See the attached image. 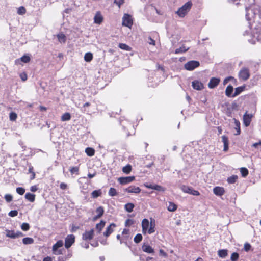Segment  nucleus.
<instances>
[{"mask_svg": "<svg viewBox=\"0 0 261 261\" xmlns=\"http://www.w3.org/2000/svg\"><path fill=\"white\" fill-rule=\"evenodd\" d=\"M131 170L132 166L129 164L123 167L122 168V171L126 174H129Z\"/></svg>", "mask_w": 261, "mask_h": 261, "instance_id": "37", "label": "nucleus"}, {"mask_svg": "<svg viewBox=\"0 0 261 261\" xmlns=\"http://www.w3.org/2000/svg\"><path fill=\"white\" fill-rule=\"evenodd\" d=\"M106 222L105 221L101 220L99 223H97L96 225V230L98 233H100L102 229L103 228L105 225Z\"/></svg>", "mask_w": 261, "mask_h": 261, "instance_id": "24", "label": "nucleus"}, {"mask_svg": "<svg viewBox=\"0 0 261 261\" xmlns=\"http://www.w3.org/2000/svg\"><path fill=\"white\" fill-rule=\"evenodd\" d=\"M255 7L256 5L254 4L246 8V18L248 21L251 20L258 14L260 10Z\"/></svg>", "mask_w": 261, "mask_h": 261, "instance_id": "3", "label": "nucleus"}, {"mask_svg": "<svg viewBox=\"0 0 261 261\" xmlns=\"http://www.w3.org/2000/svg\"><path fill=\"white\" fill-rule=\"evenodd\" d=\"M222 140L224 145L229 144L228 138L225 135L222 136Z\"/></svg>", "mask_w": 261, "mask_h": 261, "instance_id": "56", "label": "nucleus"}, {"mask_svg": "<svg viewBox=\"0 0 261 261\" xmlns=\"http://www.w3.org/2000/svg\"><path fill=\"white\" fill-rule=\"evenodd\" d=\"M167 209L169 212H174L177 210V206L172 202H169L168 203Z\"/></svg>", "mask_w": 261, "mask_h": 261, "instance_id": "23", "label": "nucleus"}, {"mask_svg": "<svg viewBox=\"0 0 261 261\" xmlns=\"http://www.w3.org/2000/svg\"><path fill=\"white\" fill-rule=\"evenodd\" d=\"M79 168L78 167H72L69 169L70 172L71 174L76 173L78 174Z\"/></svg>", "mask_w": 261, "mask_h": 261, "instance_id": "47", "label": "nucleus"}, {"mask_svg": "<svg viewBox=\"0 0 261 261\" xmlns=\"http://www.w3.org/2000/svg\"><path fill=\"white\" fill-rule=\"evenodd\" d=\"M25 198L29 201L33 202L35 199V195L31 193H27L25 195Z\"/></svg>", "mask_w": 261, "mask_h": 261, "instance_id": "27", "label": "nucleus"}, {"mask_svg": "<svg viewBox=\"0 0 261 261\" xmlns=\"http://www.w3.org/2000/svg\"><path fill=\"white\" fill-rule=\"evenodd\" d=\"M17 215H18V212H17L16 210H12V211H11L9 213V214H8V215H9L10 217H15V216H16Z\"/></svg>", "mask_w": 261, "mask_h": 261, "instance_id": "55", "label": "nucleus"}, {"mask_svg": "<svg viewBox=\"0 0 261 261\" xmlns=\"http://www.w3.org/2000/svg\"><path fill=\"white\" fill-rule=\"evenodd\" d=\"M16 192L18 194L22 195L25 192V189L22 187H18L16 188Z\"/></svg>", "mask_w": 261, "mask_h": 261, "instance_id": "50", "label": "nucleus"}, {"mask_svg": "<svg viewBox=\"0 0 261 261\" xmlns=\"http://www.w3.org/2000/svg\"><path fill=\"white\" fill-rule=\"evenodd\" d=\"M135 179L134 176H128L124 177H119L118 181L121 185H125L130 183L134 181Z\"/></svg>", "mask_w": 261, "mask_h": 261, "instance_id": "10", "label": "nucleus"}, {"mask_svg": "<svg viewBox=\"0 0 261 261\" xmlns=\"http://www.w3.org/2000/svg\"><path fill=\"white\" fill-rule=\"evenodd\" d=\"M75 242V236L73 234L68 235L65 240V247L68 249Z\"/></svg>", "mask_w": 261, "mask_h": 261, "instance_id": "9", "label": "nucleus"}, {"mask_svg": "<svg viewBox=\"0 0 261 261\" xmlns=\"http://www.w3.org/2000/svg\"><path fill=\"white\" fill-rule=\"evenodd\" d=\"M142 250L148 253H153L154 252V249L148 244H144L142 246Z\"/></svg>", "mask_w": 261, "mask_h": 261, "instance_id": "21", "label": "nucleus"}, {"mask_svg": "<svg viewBox=\"0 0 261 261\" xmlns=\"http://www.w3.org/2000/svg\"><path fill=\"white\" fill-rule=\"evenodd\" d=\"M200 63L198 61L191 60L186 63L184 65V67L187 70L192 71L196 68L198 67Z\"/></svg>", "mask_w": 261, "mask_h": 261, "instance_id": "6", "label": "nucleus"}, {"mask_svg": "<svg viewBox=\"0 0 261 261\" xmlns=\"http://www.w3.org/2000/svg\"><path fill=\"white\" fill-rule=\"evenodd\" d=\"M58 41L61 44L65 43L67 37L66 35L62 32H60L57 35Z\"/></svg>", "mask_w": 261, "mask_h": 261, "instance_id": "20", "label": "nucleus"}, {"mask_svg": "<svg viewBox=\"0 0 261 261\" xmlns=\"http://www.w3.org/2000/svg\"><path fill=\"white\" fill-rule=\"evenodd\" d=\"M30 61V58L29 56L23 55L20 59H17L15 60V63L16 64H18L20 62H22L23 63H28Z\"/></svg>", "mask_w": 261, "mask_h": 261, "instance_id": "22", "label": "nucleus"}, {"mask_svg": "<svg viewBox=\"0 0 261 261\" xmlns=\"http://www.w3.org/2000/svg\"><path fill=\"white\" fill-rule=\"evenodd\" d=\"M93 59V55L92 53L88 52L85 54L84 60L86 62H90Z\"/></svg>", "mask_w": 261, "mask_h": 261, "instance_id": "31", "label": "nucleus"}, {"mask_svg": "<svg viewBox=\"0 0 261 261\" xmlns=\"http://www.w3.org/2000/svg\"><path fill=\"white\" fill-rule=\"evenodd\" d=\"M214 193L217 196H221L224 194V189L220 187H216L213 189Z\"/></svg>", "mask_w": 261, "mask_h": 261, "instance_id": "18", "label": "nucleus"}, {"mask_svg": "<svg viewBox=\"0 0 261 261\" xmlns=\"http://www.w3.org/2000/svg\"><path fill=\"white\" fill-rule=\"evenodd\" d=\"M189 49V47H186L185 46H182L179 48H177L175 50V53L176 54H180L182 53H185Z\"/></svg>", "mask_w": 261, "mask_h": 261, "instance_id": "28", "label": "nucleus"}, {"mask_svg": "<svg viewBox=\"0 0 261 261\" xmlns=\"http://www.w3.org/2000/svg\"><path fill=\"white\" fill-rule=\"evenodd\" d=\"M119 47L121 49L124 50L130 51L131 50V47H129L127 44H124V43H120L119 44Z\"/></svg>", "mask_w": 261, "mask_h": 261, "instance_id": "38", "label": "nucleus"}, {"mask_svg": "<svg viewBox=\"0 0 261 261\" xmlns=\"http://www.w3.org/2000/svg\"><path fill=\"white\" fill-rule=\"evenodd\" d=\"M21 228L23 231H28L30 229V225L27 223H23L21 225Z\"/></svg>", "mask_w": 261, "mask_h": 261, "instance_id": "45", "label": "nucleus"}, {"mask_svg": "<svg viewBox=\"0 0 261 261\" xmlns=\"http://www.w3.org/2000/svg\"><path fill=\"white\" fill-rule=\"evenodd\" d=\"M142 240V236L141 234L138 233L136 234L134 239V241L136 243H140Z\"/></svg>", "mask_w": 261, "mask_h": 261, "instance_id": "41", "label": "nucleus"}, {"mask_svg": "<svg viewBox=\"0 0 261 261\" xmlns=\"http://www.w3.org/2000/svg\"><path fill=\"white\" fill-rule=\"evenodd\" d=\"M233 79V78L232 76H229V77L225 78L223 82V85H226L229 81H230L231 80H232Z\"/></svg>", "mask_w": 261, "mask_h": 261, "instance_id": "59", "label": "nucleus"}, {"mask_svg": "<svg viewBox=\"0 0 261 261\" xmlns=\"http://www.w3.org/2000/svg\"><path fill=\"white\" fill-rule=\"evenodd\" d=\"M220 82V79L219 78L212 77L208 84V87L210 89H213L219 84Z\"/></svg>", "mask_w": 261, "mask_h": 261, "instance_id": "11", "label": "nucleus"}, {"mask_svg": "<svg viewBox=\"0 0 261 261\" xmlns=\"http://www.w3.org/2000/svg\"><path fill=\"white\" fill-rule=\"evenodd\" d=\"M240 172L242 176L244 177H246L248 174V171L247 169L244 167H242L240 168Z\"/></svg>", "mask_w": 261, "mask_h": 261, "instance_id": "42", "label": "nucleus"}, {"mask_svg": "<svg viewBox=\"0 0 261 261\" xmlns=\"http://www.w3.org/2000/svg\"><path fill=\"white\" fill-rule=\"evenodd\" d=\"M122 237L121 240H120V244H122L123 243H126L127 241L128 240L129 238V235H122Z\"/></svg>", "mask_w": 261, "mask_h": 261, "instance_id": "52", "label": "nucleus"}, {"mask_svg": "<svg viewBox=\"0 0 261 261\" xmlns=\"http://www.w3.org/2000/svg\"><path fill=\"white\" fill-rule=\"evenodd\" d=\"M25 12H26V9L24 7L21 6L18 8L17 13L19 15H23L25 13Z\"/></svg>", "mask_w": 261, "mask_h": 261, "instance_id": "44", "label": "nucleus"}, {"mask_svg": "<svg viewBox=\"0 0 261 261\" xmlns=\"http://www.w3.org/2000/svg\"><path fill=\"white\" fill-rule=\"evenodd\" d=\"M192 87L197 90H201L203 88V84L199 81L195 80L192 82Z\"/></svg>", "mask_w": 261, "mask_h": 261, "instance_id": "16", "label": "nucleus"}, {"mask_svg": "<svg viewBox=\"0 0 261 261\" xmlns=\"http://www.w3.org/2000/svg\"><path fill=\"white\" fill-rule=\"evenodd\" d=\"M60 187L62 190H66L67 188V185L64 182H62L60 184Z\"/></svg>", "mask_w": 261, "mask_h": 261, "instance_id": "61", "label": "nucleus"}, {"mask_svg": "<svg viewBox=\"0 0 261 261\" xmlns=\"http://www.w3.org/2000/svg\"><path fill=\"white\" fill-rule=\"evenodd\" d=\"M124 191L128 193H133L135 194L139 193L141 191V189L139 187L135 186H130L128 188H126Z\"/></svg>", "mask_w": 261, "mask_h": 261, "instance_id": "15", "label": "nucleus"}, {"mask_svg": "<svg viewBox=\"0 0 261 261\" xmlns=\"http://www.w3.org/2000/svg\"><path fill=\"white\" fill-rule=\"evenodd\" d=\"M192 6V3L191 1H188L183 6L179 8L176 13L180 18L184 17L190 11Z\"/></svg>", "mask_w": 261, "mask_h": 261, "instance_id": "2", "label": "nucleus"}, {"mask_svg": "<svg viewBox=\"0 0 261 261\" xmlns=\"http://www.w3.org/2000/svg\"><path fill=\"white\" fill-rule=\"evenodd\" d=\"M17 114L14 112H11L9 115V118L11 121H15L17 118Z\"/></svg>", "mask_w": 261, "mask_h": 261, "instance_id": "49", "label": "nucleus"}, {"mask_svg": "<svg viewBox=\"0 0 261 261\" xmlns=\"http://www.w3.org/2000/svg\"><path fill=\"white\" fill-rule=\"evenodd\" d=\"M108 194L110 196H115L117 195V192L115 188H110L108 192Z\"/></svg>", "mask_w": 261, "mask_h": 261, "instance_id": "40", "label": "nucleus"}, {"mask_svg": "<svg viewBox=\"0 0 261 261\" xmlns=\"http://www.w3.org/2000/svg\"><path fill=\"white\" fill-rule=\"evenodd\" d=\"M6 236L7 237L11 238L12 239H16L23 236V234L19 231H15L14 230H6Z\"/></svg>", "mask_w": 261, "mask_h": 261, "instance_id": "7", "label": "nucleus"}, {"mask_svg": "<svg viewBox=\"0 0 261 261\" xmlns=\"http://www.w3.org/2000/svg\"><path fill=\"white\" fill-rule=\"evenodd\" d=\"M251 248V245L248 243H246L244 244V249L245 251L248 252L249 251Z\"/></svg>", "mask_w": 261, "mask_h": 261, "instance_id": "53", "label": "nucleus"}, {"mask_svg": "<svg viewBox=\"0 0 261 261\" xmlns=\"http://www.w3.org/2000/svg\"><path fill=\"white\" fill-rule=\"evenodd\" d=\"M152 189L158 191H162V192H164L165 190V189L164 187H163L161 186L156 185V184H154Z\"/></svg>", "mask_w": 261, "mask_h": 261, "instance_id": "43", "label": "nucleus"}, {"mask_svg": "<svg viewBox=\"0 0 261 261\" xmlns=\"http://www.w3.org/2000/svg\"><path fill=\"white\" fill-rule=\"evenodd\" d=\"M85 152L89 156H92L94 154V150L90 147H88L85 150Z\"/></svg>", "mask_w": 261, "mask_h": 261, "instance_id": "36", "label": "nucleus"}, {"mask_svg": "<svg viewBox=\"0 0 261 261\" xmlns=\"http://www.w3.org/2000/svg\"><path fill=\"white\" fill-rule=\"evenodd\" d=\"M96 213H97V215L93 218L94 221H95L97 219L100 218L103 215L104 213L103 208L102 206H99L96 208Z\"/></svg>", "mask_w": 261, "mask_h": 261, "instance_id": "17", "label": "nucleus"}, {"mask_svg": "<svg viewBox=\"0 0 261 261\" xmlns=\"http://www.w3.org/2000/svg\"><path fill=\"white\" fill-rule=\"evenodd\" d=\"M252 114H248L246 112L243 116V123L245 126H248L251 122Z\"/></svg>", "mask_w": 261, "mask_h": 261, "instance_id": "12", "label": "nucleus"}, {"mask_svg": "<svg viewBox=\"0 0 261 261\" xmlns=\"http://www.w3.org/2000/svg\"><path fill=\"white\" fill-rule=\"evenodd\" d=\"M134 207V205L132 203H128L124 206L125 210L129 213L132 212L133 211Z\"/></svg>", "mask_w": 261, "mask_h": 261, "instance_id": "29", "label": "nucleus"}, {"mask_svg": "<svg viewBox=\"0 0 261 261\" xmlns=\"http://www.w3.org/2000/svg\"><path fill=\"white\" fill-rule=\"evenodd\" d=\"M134 221L132 219H127L125 222V225L126 227H129L134 224Z\"/></svg>", "mask_w": 261, "mask_h": 261, "instance_id": "54", "label": "nucleus"}, {"mask_svg": "<svg viewBox=\"0 0 261 261\" xmlns=\"http://www.w3.org/2000/svg\"><path fill=\"white\" fill-rule=\"evenodd\" d=\"M238 178V177L237 175H233L229 177H228L227 178V182L229 183V184H234L236 182V181L237 180Z\"/></svg>", "mask_w": 261, "mask_h": 261, "instance_id": "33", "label": "nucleus"}, {"mask_svg": "<svg viewBox=\"0 0 261 261\" xmlns=\"http://www.w3.org/2000/svg\"><path fill=\"white\" fill-rule=\"evenodd\" d=\"M71 115L69 113H65L61 116V120L62 121H66L70 120Z\"/></svg>", "mask_w": 261, "mask_h": 261, "instance_id": "34", "label": "nucleus"}, {"mask_svg": "<svg viewBox=\"0 0 261 261\" xmlns=\"http://www.w3.org/2000/svg\"><path fill=\"white\" fill-rule=\"evenodd\" d=\"M233 88L232 86L229 85H228L225 90V94L228 97H232V92H233Z\"/></svg>", "mask_w": 261, "mask_h": 261, "instance_id": "26", "label": "nucleus"}, {"mask_svg": "<svg viewBox=\"0 0 261 261\" xmlns=\"http://www.w3.org/2000/svg\"><path fill=\"white\" fill-rule=\"evenodd\" d=\"M5 199L7 202H10L13 200V196L11 194H6L5 195Z\"/></svg>", "mask_w": 261, "mask_h": 261, "instance_id": "51", "label": "nucleus"}, {"mask_svg": "<svg viewBox=\"0 0 261 261\" xmlns=\"http://www.w3.org/2000/svg\"><path fill=\"white\" fill-rule=\"evenodd\" d=\"M159 255H160V256H164V257H166L167 256L166 253L163 249L160 250Z\"/></svg>", "mask_w": 261, "mask_h": 261, "instance_id": "62", "label": "nucleus"}, {"mask_svg": "<svg viewBox=\"0 0 261 261\" xmlns=\"http://www.w3.org/2000/svg\"><path fill=\"white\" fill-rule=\"evenodd\" d=\"M125 0H114V3L116 4L119 8L122 5Z\"/></svg>", "mask_w": 261, "mask_h": 261, "instance_id": "57", "label": "nucleus"}, {"mask_svg": "<svg viewBox=\"0 0 261 261\" xmlns=\"http://www.w3.org/2000/svg\"><path fill=\"white\" fill-rule=\"evenodd\" d=\"M20 77L23 81H25L27 80V75L25 73H22L20 74Z\"/></svg>", "mask_w": 261, "mask_h": 261, "instance_id": "60", "label": "nucleus"}, {"mask_svg": "<svg viewBox=\"0 0 261 261\" xmlns=\"http://www.w3.org/2000/svg\"><path fill=\"white\" fill-rule=\"evenodd\" d=\"M148 43L150 44L154 45L155 43V41L153 39H152L150 37V38H149Z\"/></svg>", "mask_w": 261, "mask_h": 261, "instance_id": "64", "label": "nucleus"}, {"mask_svg": "<svg viewBox=\"0 0 261 261\" xmlns=\"http://www.w3.org/2000/svg\"><path fill=\"white\" fill-rule=\"evenodd\" d=\"M133 24L132 16L128 14H124L122 18V25L130 28Z\"/></svg>", "mask_w": 261, "mask_h": 261, "instance_id": "5", "label": "nucleus"}, {"mask_svg": "<svg viewBox=\"0 0 261 261\" xmlns=\"http://www.w3.org/2000/svg\"><path fill=\"white\" fill-rule=\"evenodd\" d=\"M180 189L184 193L190 194L192 188L185 185H182L180 187Z\"/></svg>", "mask_w": 261, "mask_h": 261, "instance_id": "39", "label": "nucleus"}, {"mask_svg": "<svg viewBox=\"0 0 261 261\" xmlns=\"http://www.w3.org/2000/svg\"><path fill=\"white\" fill-rule=\"evenodd\" d=\"M190 194H191L192 195L197 196V195H199L200 194V193L198 191L195 190L192 188L190 191Z\"/></svg>", "mask_w": 261, "mask_h": 261, "instance_id": "58", "label": "nucleus"}, {"mask_svg": "<svg viewBox=\"0 0 261 261\" xmlns=\"http://www.w3.org/2000/svg\"><path fill=\"white\" fill-rule=\"evenodd\" d=\"M63 241L62 240L58 241L56 243H55L52 248V251L53 254L55 255H59L62 254V251L63 249Z\"/></svg>", "mask_w": 261, "mask_h": 261, "instance_id": "4", "label": "nucleus"}, {"mask_svg": "<svg viewBox=\"0 0 261 261\" xmlns=\"http://www.w3.org/2000/svg\"><path fill=\"white\" fill-rule=\"evenodd\" d=\"M122 235H129V230L127 229H124L122 232Z\"/></svg>", "mask_w": 261, "mask_h": 261, "instance_id": "63", "label": "nucleus"}, {"mask_svg": "<svg viewBox=\"0 0 261 261\" xmlns=\"http://www.w3.org/2000/svg\"><path fill=\"white\" fill-rule=\"evenodd\" d=\"M239 258V254L237 252H233L231 254V261H236Z\"/></svg>", "mask_w": 261, "mask_h": 261, "instance_id": "48", "label": "nucleus"}, {"mask_svg": "<svg viewBox=\"0 0 261 261\" xmlns=\"http://www.w3.org/2000/svg\"><path fill=\"white\" fill-rule=\"evenodd\" d=\"M101 195V190L100 189L94 190L91 193L92 197L93 198H97Z\"/></svg>", "mask_w": 261, "mask_h": 261, "instance_id": "32", "label": "nucleus"}, {"mask_svg": "<svg viewBox=\"0 0 261 261\" xmlns=\"http://www.w3.org/2000/svg\"><path fill=\"white\" fill-rule=\"evenodd\" d=\"M116 226L115 224L111 223L107 227L106 231L103 232V235L106 237H109L114 231V228H115Z\"/></svg>", "mask_w": 261, "mask_h": 261, "instance_id": "13", "label": "nucleus"}, {"mask_svg": "<svg viewBox=\"0 0 261 261\" xmlns=\"http://www.w3.org/2000/svg\"><path fill=\"white\" fill-rule=\"evenodd\" d=\"M142 233L144 234L148 233L152 234L155 232V222L154 219H151L150 222L147 219H144L142 221Z\"/></svg>", "mask_w": 261, "mask_h": 261, "instance_id": "1", "label": "nucleus"}, {"mask_svg": "<svg viewBox=\"0 0 261 261\" xmlns=\"http://www.w3.org/2000/svg\"><path fill=\"white\" fill-rule=\"evenodd\" d=\"M245 86H240L237 87L235 89L234 93L232 94V97H234L237 95H239L242 92H243L245 89Z\"/></svg>", "mask_w": 261, "mask_h": 261, "instance_id": "25", "label": "nucleus"}, {"mask_svg": "<svg viewBox=\"0 0 261 261\" xmlns=\"http://www.w3.org/2000/svg\"><path fill=\"white\" fill-rule=\"evenodd\" d=\"M103 20V18L100 12L98 11L96 13L94 17V22L97 24H100Z\"/></svg>", "mask_w": 261, "mask_h": 261, "instance_id": "14", "label": "nucleus"}, {"mask_svg": "<svg viewBox=\"0 0 261 261\" xmlns=\"http://www.w3.org/2000/svg\"><path fill=\"white\" fill-rule=\"evenodd\" d=\"M94 235V230L91 229L90 231H86L83 234V238L85 240H91L93 238Z\"/></svg>", "mask_w": 261, "mask_h": 261, "instance_id": "19", "label": "nucleus"}, {"mask_svg": "<svg viewBox=\"0 0 261 261\" xmlns=\"http://www.w3.org/2000/svg\"><path fill=\"white\" fill-rule=\"evenodd\" d=\"M22 242L25 245L31 244L33 243L34 240L32 238L26 237L22 239Z\"/></svg>", "mask_w": 261, "mask_h": 261, "instance_id": "35", "label": "nucleus"}, {"mask_svg": "<svg viewBox=\"0 0 261 261\" xmlns=\"http://www.w3.org/2000/svg\"><path fill=\"white\" fill-rule=\"evenodd\" d=\"M250 73L249 70L246 68L241 69L239 73V79L243 81H246L249 79Z\"/></svg>", "mask_w": 261, "mask_h": 261, "instance_id": "8", "label": "nucleus"}, {"mask_svg": "<svg viewBox=\"0 0 261 261\" xmlns=\"http://www.w3.org/2000/svg\"><path fill=\"white\" fill-rule=\"evenodd\" d=\"M235 123H236V129L237 131V133L235 134L236 135H238L240 134V123L238 121L235 120Z\"/></svg>", "mask_w": 261, "mask_h": 261, "instance_id": "46", "label": "nucleus"}, {"mask_svg": "<svg viewBox=\"0 0 261 261\" xmlns=\"http://www.w3.org/2000/svg\"><path fill=\"white\" fill-rule=\"evenodd\" d=\"M227 250L222 249L218 251V254L221 258H225L228 254Z\"/></svg>", "mask_w": 261, "mask_h": 261, "instance_id": "30", "label": "nucleus"}]
</instances>
